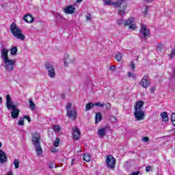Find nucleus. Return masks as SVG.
I'll return each instance as SVG.
<instances>
[{
    "label": "nucleus",
    "mask_w": 175,
    "mask_h": 175,
    "mask_svg": "<svg viewBox=\"0 0 175 175\" xmlns=\"http://www.w3.org/2000/svg\"><path fill=\"white\" fill-rule=\"evenodd\" d=\"M150 94H154L155 92V87L151 88L150 90Z\"/></svg>",
    "instance_id": "37998d69"
},
{
    "label": "nucleus",
    "mask_w": 175,
    "mask_h": 175,
    "mask_svg": "<svg viewBox=\"0 0 175 175\" xmlns=\"http://www.w3.org/2000/svg\"><path fill=\"white\" fill-rule=\"evenodd\" d=\"M140 174V171L135 172L131 173L130 175H139Z\"/></svg>",
    "instance_id": "a18cd8bd"
},
{
    "label": "nucleus",
    "mask_w": 175,
    "mask_h": 175,
    "mask_svg": "<svg viewBox=\"0 0 175 175\" xmlns=\"http://www.w3.org/2000/svg\"><path fill=\"white\" fill-rule=\"evenodd\" d=\"M24 20L26 21V23H29V24H31V23H33V16L31 14H27L24 16Z\"/></svg>",
    "instance_id": "a211bd4d"
},
{
    "label": "nucleus",
    "mask_w": 175,
    "mask_h": 175,
    "mask_svg": "<svg viewBox=\"0 0 175 175\" xmlns=\"http://www.w3.org/2000/svg\"><path fill=\"white\" fill-rule=\"evenodd\" d=\"M131 66L132 70H133L136 68L135 66V62H131Z\"/></svg>",
    "instance_id": "a19ab883"
},
{
    "label": "nucleus",
    "mask_w": 175,
    "mask_h": 175,
    "mask_svg": "<svg viewBox=\"0 0 175 175\" xmlns=\"http://www.w3.org/2000/svg\"><path fill=\"white\" fill-rule=\"evenodd\" d=\"M110 70H114L116 69V66H112L110 67Z\"/></svg>",
    "instance_id": "3c124183"
},
{
    "label": "nucleus",
    "mask_w": 175,
    "mask_h": 175,
    "mask_svg": "<svg viewBox=\"0 0 175 175\" xmlns=\"http://www.w3.org/2000/svg\"><path fill=\"white\" fill-rule=\"evenodd\" d=\"M53 128L55 132H59L61 131V126L59 125H53Z\"/></svg>",
    "instance_id": "c85d7f7f"
},
{
    "label": "nucleus",
    "mask_w": 175,
    "mask_h": 175,
    "mask_svg": "<svg viewBox=\"0 0 175 175\" xmlns=\"http://www.w3.org/2000/svg\"><path fill=\"white\" fill-rule=\"evenodd\" d=\"M6 99V107L8 110H10V109H17V105L13 104L12 103V98L10 97V94H7L5 96Z\"/></svg>",
    "instance_id": "9d476101"
},
{
    "label": "nucleus",
    "mask_w": 175,
    "mask_h": 175,
    "mask_svg": "<svg viewBox=\"0 0 175 175\" xmlns=\"http://www.w3.org/2000/svg\"><path fill=\"white\" fill-rule=\"evenodd\" d=\"M83 0H77V1L78 2V3H80V2H81Z\"/></svg>",
    "instance_id": "4d7b16f0"
},
{
    "label": "nucleus",
    "mask_w": 175,
    "mask_h": 175,
    "mask_svg": "<svg viewBox=\"0 0 175 175\" xmlns=\"http://www.w3.org/2000/svg\"><path fill=\"white\" fill-rule=\"evenodd\" d=\"M163 49V45H162L161 44H158L157 45V51H159L161 53V51H162Z\"/></svg>",
    "instance_id": "c756f323"
},
{
    "label": "nucleus",
    "mask_w": 175,
    "mask_h": 175,
    "mask_svg": "<svg viewBox=\"0 0 175 175\" xmlns=\"http://www.w3.org/2000/svg\"><path fill=\"white\" fill-rule=\"evenodd\" d=\"M5 162H8V156L5 151L0 150V163H5Z\"/></svg>",
    "instance_id": "4468645a"
},
{
    "label": "nucleus",
    "mask_w": 175,
    "mask_h": 175,
    "mask_svg": "<svg viewBox=\"0 0 175 175\" xmlns=\"http://www.w3.org/2000/svg\"><path fill=\"white\" fill-rule=\"evenodd\" d=\"M14 165L15 169H18V167H20V161L18 159H16L14 161Z\"/></svg>",
    "instance_id": "bb28decb"
},
{
    "label": "nucleus",
    "mask_w": 175,
    "mask_h": 175,
    "mask_svg": "<svg viewBox=\"0 0 175 175\" xmlns=\"http://www.w3.org/2000/svg\"><path fill=\"white\" fill-rule=\"evenodd\" d=\"M133 18H129L128 20L125 21L124 23V27H126L129 25V29L132 31H135V29H137V27L135 24H133Z\"/></svg>",
    "instance_id": "1a4fd4ad"
},
{
    "label": "nucleus",
    "mask_w": 175,
    "mask_h": 175,
    "mask_svg": "<svg viewBox=\"0 0 175 175\" xmlns=\"http://www.w3.org/2000/svg\"><path fill=\"white\" fill-rule=\"evenodd\" d=\"M94 105L92 103H88L85 105V111H88L89 110H91L92 107H94Z\"/></svg>",
    "instance_id": "b1692460"
},
{
    "label": "nucleus",
    "mask_w": 175,
    "mask_h": 175,
    "mask_svg": "<svg viewBox=\"0 0 175 175\" xmlns=\"http://www.w3.org/2000/svg\"><path fill=\"white\" fill-rule=\"evenodd\" d=\"M68 62H66V60L64 61V66H68Z\"/></svg>",
    "instance_id": "864d4df0"
},
{
    "label": "nucleus",
    "mask_w": 175,
    "mask_h": 175,
    "mask_svg": "<svg viewBox=\"0 0 175 175\" xmlns=\"http://www.w3.org/2000/svg\"><path fill=\"white\" fill-rule=\"evenodd\" d=\"M175 57V49H172V52L170 54V59H173V57Z\"/></svg>",
    "instance_id": "473e14b6"
},
{
    "label": "nucleus",
    "mask_w": 175,
    "mask_h": 175,
    "mask_svg": "<svg viewBox=\"0 0 175 175\" xmlns=\"http://www.w3.org/2000/svg\"><path fill=\"white\" fill-rule=\"evenodd\" d=\"M120 3L122 5V8H124L126 10V2H125L126 0H119Z\"/></svg>",
    "instance_id": "72a5a7b5"
},
{
    "label": "nucleus",
    "mask_w": 175,
    "mask_h": 175,
    "mask_svg": "<svg viewBox=\"0 0 175 175\" xmlns=\"http://www.w3.org/2000/svg\"><path fill=\"white\" fill-rule=\"evenodd\" d=\"M54 167H55V165H54L53 163L49 164V169H54Z\"/></svg>",
    "instance_id": "49530a36"
},
{
    "label": "nucleus",
    "mask_w": 175,
    "mask_h": 175,
    "mask_svg": "<svg viewBox=\"0 0 175 175\" xmlns=\"http://www.w3.org/2000/svg\"><path fill=\"white\" fill-rule=\"evenodd\" d=\"M62 98L63 99H65V94H64V93H63V94H62Z\"/></svg>",
    "instance_id": "5fc2aeb1"
},
{
    "label": "nucleus",
    "mask_w": 175,
    "mask_h": 175,
    "mask_svg": "<svg viewBox=\"0 0 175 175\" xmlns=\"http://www.w3.org/2000/svg\"><path fill=\"white\" fill-rule=\"evenodd\" d=\"M105 5H113L115 8L118 7V13L120 16H124L125 14V7H122V4L118 0L116 2H113L111 0H105Z\"/></svg>",
    "instance_id": "20e7f679"
},
{
    "label": "nucleus",
    "mask_w": 175,
    "mask_h": 175,
    "mask_svg": "<svg viewBox=\"0 0 175 175\" xmlns=\"http://www.w3.org/2000/svg\"><path fill=\"white\" fill-rule=\"evenodd\" d=\"M94 105V106H97L98 107H103V106H105V103H101L100 102L96 103Z\"/></svg>",
    "instance_id": "e433bc0d"
},
{
    "label": "nucleus",
    "mask_w": 175,
    "mask_h": 175,
    "mask_svg": "<svg viewBox=\"0 0 175 175\" xmlns=\"http://www.w3.org/2000/svg\"><path fill=\"white\" fill-rule=\"evenodd\" d=\"M29 107H30V109H31V110H35V107H36V106L35 105V103H33L32 99H30L29 100Z\"/></svg>",
    "instance_id": "a878e982"
},
{
    "label": "nucleus",
    "mask_w": 175,
    "mask_h": 175,
    "mask_svg": "<svg viewBox=\"0 0 175 175\" xmlns=\"http://www.w3.org/2000/svg\"><path fill=\"white\" fill-rule=\"evenodd\" d=\"M44 68L48 70L49 77H55V68L53 65H51L49 62H46Z\"/></svg>",
    "instance_id": "0eeeda50"
},
{
    "label": "nucleus",
    "mask_w": 175,
    "mask_h": 175,
    "mask_svg": "<svg viewBox=\"0 0 175 175\" xmlns=\"http://www.w3.org/2000/svg\"><path fill=\"white\" fill-rule=\"evenodd\" d=\"M59 142H61V139L59 138H56V139L53 142V146L54 147H58L59 146Z\"/></svg>",
    "instance_id": "cd10ccee"
},
{
    "label": "nucleus",
    "mask_w": 175,
    "mask_h": 175,
    "mask_svg": "<svg viewBox=\"0 0 175 175\" xmlns=\"http://www.w3.org/2000/svg\"><path fill=\"white\" fill-rule=\"evenodd\" d=\"M10 110L12 111L11 112V116L12 118H14V119L18 118V116L20 114V109L14 108V109H10Z\"/></svg>",
    "instance_id": "2eb2a0df"
},
{
    "label": "nucleus",
    "mask_w": 175,
    "mask_h": 175,
    "mask_svg": "<svg viewBox=\"0 0 175 175\" xmlns=\"http://www.w3.org/2000/svg\"><path fill=\"white\" fill-rule=\"evenodd\" d=\"M97 133L100 137L106 136V130L105 129H100L98 130Z\"/></svg>",
    "instance_id": "412c9836"
},
{
    "label": "nucleus",
    "mask_w": 175,
    "mask_h": 175,
    "mask_svg": "<svg viewBox=\"0 0 175 175\" xmlns=\"http://www.w3.org/2000/svg\"><path fill=\"white\" fill-rule=\"evenodd\" d=\"M31 142L36 147L38 155H40L43 152V150L40 146V134L38 132L31 134Z\"/></svg>",
    "instance_id": "f03ea898"
},
{
    "label": "nucleus",
    "mask_w": 175,
    "mask_h": 175,
    "mask_svg": "<svg viewBox=\"0 0 175 175\" xmlns=\"http://www.w3.org/2000/svg\"><path fill=\"white\" fill-rule=\"evenodd\" d=\"M2 147V143L0 142V148Z\"/></svg>",
    "instance_id": "bf43d9fd"
},
{
    "label": "nucleus",
    "mask_w": 175,
    "mask_h": 175,
    "mask_svg": "<svg viewBox=\"0 0 175 175\" xmlns=\"http://www.w3.org/2000/svg\"><path fill=\"white\" fill-rule=\"evenodd\" d=\"M140 85H142L143 88H148V87L151 85V81H150V77H148V75L144 76L141 79Z\"/></svg>",
    "instance_id": "6e6552de"
},
{
    "label": "nucleus",
    "mask_w": 175,
    "mask_h": 175,
    "mask_svg": "<svg viewBox=\"0 0 175 175\" xmlns=\"http://www.w3.org/2000/svg\"><path fill=\"white\" fill-rule=\"evenodd\" d=\"M140 32L142 33V35L144 38H148L150 36V29H148L146 25L142 24L141 25V29H140Z\"/></svg>",
    "instance_id": "f8f14e48"
},
{
    "label": "nucleus",
    "mask_w": 175,
    "mask_h": 175,
    "mask_svg": "<svg viewBox=\"0 0 175 175\" xmlns=\"http://www.w3.org/2000/svg\"><path fill=\"white\" fill-rule=\"evenodd\" d=\"M10 31L16 39H19L20 40H24L25 39V35L23 33L21 29L17 27L15 23L11 24Z\"/></svg>",
    "instance_id": "7ed1b4c3"
},
{
    "label": "nucleus",
    "mask_w": 175,
    "mask_h": 175,
    "mask_svg": "<svg viewBox=\"0 0 175 175\" xmlns=\"http://www.w3.org/2000/svg\"><path fill=\"white\" fill-rule=\"evenodd\" d=\"M174 75H175V69L174 70Z\"/></svg>",
    "instance_id": "052dcab7"
},
{
    "label": "nucleus",
    "mask_w": 175,
    "mask_h": 175,
    "mask_svg": "<svg viewBox=\"0 0 175 175\" xmlns=\"http://www.w3.org/2000/svg\"><path fill=\"white\" fill-rule=\"evenodd\" d=\"M116 162H117V160L116 159V158H114V157L110 154L107 156V158L105 159V163L108 169H114V167H116Z\"/></svg>",
    "instance_id": "423d86ee"
},
{
    "label": "nucleus",
    "mask_w": 175,
    "mask_h": 175,
    "mask_svg": "<svg viewBox=\"0 0 175 175\" xmlns=\"http://www.w3.org/2000/svg\"><path fill=\"white\" fill-rule=\"evenodd\" d=\"M148 6L146 5L143 11L144 17H146V16H147V14H148Z\"/></svg>",
    "instance_id": "2f4dec72"
},
{
    "label": "nucleus",
    "mask_w": 175,
    "mask_h": 175,
    "mask_svg": "<svg viewBox=\"0 0 175 175\" xmlns=\"http://www.w3.org/2000/svg\"><path fill=\"white\" fill-rule=\"evenodd\" d=\"M67 116L71 120H76L77 118V110L76 109L72 110V103H69L67 104V107L66 108Z\"/></svg>",
    "instance_id": "39448f33"
},
{
    "label": "nucleus",
    "mask_w": 175,
    "mask_h": 175,
    "mask_svg": "<svg viewBox=\"0 0 175 175\" xmlns=\"http://www.w3.org/2000/svg\"><path fill=\"white\" fill-rule=\"evenodd\" d=\"M23 120H27L29 123L31 122V117L29 116H23Z\"/></svg>",
    "instance_id": "58836bf2"
},
{
    "label": "nucleus",
    "mask_w": 175,
    "mask_h": 175,
    "mask_svg": "<svg viewBox=\"0 0 175 175\" xmlns=\"http://www.w3.org/2000/svg\"><path fill=\"white\" fill-rule=\"evenodd\" d=\"M51 152H58V150H57L55 148H53V149H51Z\"/></svg>",
    "instance_id": "09e8293b"
},
{
    "label": "nucleus",
    "mask_w": 175,
    "mask_h": 175,
    "mask_svg": "<svg viewBox=\"0 0 175 175\" xmlns=\"http://www.w3.org/2000/svg\"><path fill=\"white\" fill-rule=\"evenodd\" d=\"M106 106V109H107L108 110L109 109H111V104H110L109 103H107L106 104H105Z\"/></svg>",
    "instance_id": "ea45409f"
},
{
    "label": "nucleus",
    "mask_w": 175,
    "mask_h": 175,
    "mask_svg": "<svg viewBox=\"0 0 175 175\" xmlns=\"http://www.w3.org/2000/svg\"><path fill=\"white\" fill-rule=\"evenodd\" d=\"M11 55H16L17 54V46H13L10 49Z\"/></svg>",
    "instance_id": "5701e85b"
},
{
    "label": "nucleus",
    "mask_w": 175,
    "mask_h": 175,
    "mask_svg": "<svg viewBox=\"0 0 175 175\" xmlns=\"http://www.w3.org/2000/svg\"><path fill=\"white\" fill-rule=\"evenodd\" d=\"M8 53L9 50L6 49L1 50V54L5 64V69L8 70V72H12V70H14V68H16V60L10 59L8 55Z\"/></svg>",
    "instance_id": "f257e3e1"
},
{
    "label": "nucleus",
    "mask_w": 175,
    "mask_h": 175,
    "mask_svg": "<svg viewBox=\"0 0 175 175\" xmlns=\"http://www.w3.org/2000/svg\"><path fill=\"white\" fill-rule=\"evenodd\" d=\"M146 1V2H152V0H144Z\"/></svg>",
    "instance_id": "6e6d98bb"
},
{
    "label": "nucleus",
    "mask_w": 175,
    "mask_h": 175,
    "mask_svg": "<svg viewBox=\"0 0 175 175\" xmlns=\"http://www.w3.org/2000/svg\"><path fill=\"white\" fill-rule=\"evenodd\" d=\"M171 121H172L174 126H175V113L172 114Z\"/></svg>",
    "instance_id": "c9c22d12"
},
{
    "label": "nucleus",
    "mask_w": 175,
    "mask_h": 175,
    "mask_svg": "<svg viewBox=\"0 0 175 175\" xmlns=\"http://www.w3.org/2000/svg\"><path fill=\"white\" fill-rule=\"evenodd\" d=\"M80 136H81V133L80 132V129L77 127L72 128V137L75 140H79L80 139Z\"/></svg>",
    "instance_id": "ddd939ff"
},
{
    "label": "nucleus",
    "mask_w": 175,
    "mask_h": 175,
    "mask_svg": "<svg viewBox=\"0 0 175 175\" xmlns=\"http://www.w3.org/2000/svg\"><path fill=\"white\" fill-rule=\"evenodd\" d=\"M161 117L162 118V121H164V122H166V121H169V117H167V112L163 111L161 113Z\"/></svg>",
    "instance_id": "aec40b11"
},
{
    "label": "nucleus",
    "mask_w": 175,
    "mask_h": 175,
    "mask_svg": "<svg viewBox=\"0 0 175 175\" xmlns=\"http://www.w3.org/2000/svg\"><path fill=\"white\" fill-rule=\"evenodd\" d=\"M3 100H2V97H0V103H2Z\"/></svg>",
    "instance_id": "13d9d810"
},
{
    "label": "nucleus",
    "mask_w": 175,
    "mask_h": 175,
    "mask_svg": "<svg viewBox=\"0 0 175 175\" xmlns=\"http://www.w3.org/2000/svg\"><path fill=\"white\" fill-rule=\"evenodd\" d=\"M118 25H124V24L125 23V22H124V19L121 18V19H118L117 21H116Z\"/></svg>",
    "instance_id": "f704fd0d"
},
{
    "label": "nucleus",
    "mask_w": 175,
    "mask_h": 175,
    "mask_svg": "<svg viewBox=\"0 0 175 175\" xmlns=\"http://www.w3.org/2000/svg\"><path fill=\"white\" fill-rule=\"evenodd\" d=\"M75 10H76V8H73L72 5H68L64 9V12L67 14H73Z\"/></svg>",
    "instance_id": "dca6fc26"
},
{
    "label": "nucleus",
    "mask_w": 175,
    "mask_h": 175,
    "mask_svg": "<svg viewBox=\"0 0 175 175\" xmlns=\"http://www.w3.org/2000/svg\"><path fill=\"white\" fill-rule=\"evenodd\" d=\"M143 106H144V101L139 100L135 103L134 110H142V107H143Z\"/></svg>",
    "instance_id": "f3484780"
},
{
    "label": "nucleus",
    "mask_w": 175,
    "mask_h": 175,
    "mask_svg": "<svg viewBox=\"0 0 175 175\" xmlns=\"http://www.w3.org/2000/svg\"><path fill=\"white\" fill-rule=\"evenodd\" d=\"M127 76L128 77H131L132 79H136V76L131 72H128Z\"/></svg>",
    "instance_id": "4c0bfd02"
},
{
    "label": "nucleus",
    "mask_w": 175,
    "mask_h": 175,
    "mask_svg": "<svg viewBox=\"0 0 175 175\" xmlns=\"http://www.w3.org/2000/svg\"><path fill=\"white\" fill-rule=\"evenodd\" d=\"M68 58H69V55H66V56L64 57V59L65 61H66V59H68Z\"/></svg>",
    "instance_id": "603ef678"
},
{
    "label": "nucleus",
    "mask_w": 175,
    "mask_h": 175,
    "mask_svg": "<svg viewBox=\"0 0 175 175\" xmlns=\"http://www.w3.org/2000/svg\"><path fill=\"white\" fill-rule=\"evenodd\" d=\"M115 59L117 61V62H120L121 59H122V53H118L115 56Z\"/></svg>",
    "instance_id": "393cba45"
},
{
    "label": "nucleus",
    "mask_w": 175,
    "mask_h": 175,
    "mask_svg": "<svg viewBox=\"0 0 175 175\" xmlns=\"http://www.w3.org/2000/svg\"><path fill=\"white\" fill-rule=\"evenodd\" d=\"M134 116L137 121H142V120H144V117L146 116V115H144V111L142 109L135 110Z\"/></svg>",
    "instance_id": "9b49d317"
},
{
    "label": "nucleus",
    "mask_w": 175,
    "mask_h": 175,
    "mask_svg": "<svg viewBox=\"0 0 175 175\" xmlns=\"http://www.w3.org/2000/svg\"><path fill=\"white\" fill-rule=\"evenodd\" d=\"M142 140H143V142H148V140H150V139L148 138V137H144L142 138Z\"/></svg>",
    "instance_id": "c03bdc74"
},
{
    "label": "nucleus",
    "mask_w": 175,
    "mask_h": 175,
    "mask_svg": "<svg viewBox=\"0 0 175 175\" xmlns=\"http://www.w3.org/2000/svg\"><path fill=\"white\" fill-rule=\"evenodd\" d=\"M109 120H110L111 122H112V124L117 122V117H116V116H111Z\"/></svg>",
    "instance_id": "7c9ffc66"
},
{
    "label": "nucleus",
    "mask_w": 175,
    "mask_h": 175,
    "mask_svg": "<svg viewBox=\"0 0 175 175\" xmlns=\"http://www.w3.org/2000/svg\"><path fill=\"white\" fill-rule=\"evenodd\" d=\"M102 118H103V116H102V113H96L95 117V124L100 122V121H102Z\"/></svg>",
    "instance_id": "6ab92c4d"
},
{
    "label": "nucleus",
    "mask_w": 175,
    "mask_h": 175,
    "mask_svg": "<svg viewBox=\"0 0 175 175\" xmlns=\"http://www.w3.org/2000/svg\"><path fill=\"white\" fill-rule=\"evenodd\" d=\"M151 170V165H148L146 167V172H150Z\"/></svg>",
    "instance_id": "de8ad7c7"
},
{
    "label": "nucleus",
    "mask_w": 175,
    "mask_h": 175,
    "mask_svg": "<svg viewBox=\"0 0 175 175\" xmlns=\"http://www.w3.org/2000/svg\"><path fill=\"white\" fill-rule=\"evenodd\" d=\"M18 125H19L20 126L24 125V120H19L18 123Z\"/></svg>",
    "instance_id": "79ce46f5"
},
{
    "label": "nucleus",
    "mask_w": 175,
    "mask_h": 175,
    "mask_svg": "<svg viewBox=\"0 0 175 175\" xmlns=\"http://www.w3.org/2000/svg\"><path fill=\"white\" fill-rule=\"evenodd\" d=\"M87 20H91V18H92V16H91V14H89L87 17H86Z\"/></svg>",
    "instance_id": "8fccbe9b"
},
{
    "label": "nucleus",
    "mask_w": 175,
    "mask_h": 175,
    "mask_svg": "<svg viewBox=\"0 0 175 175\" xmlns=\"http://www.w3.org/2000/svg\"><path fill=\"white\" fill-rule=\"evenodd\" d=\"M83 161H85V162H90L91 161V155L88 153L83 154Z\"/></svg>",
    "instance_id": "4be33fe9"
}]
</instances>
